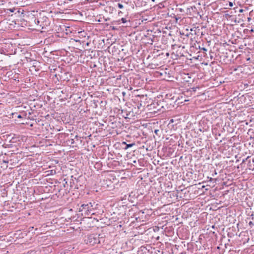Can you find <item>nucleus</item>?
I'll list each match as a JSON object with an SVG mask.
<instances>
[{
	"label": "nucleus",
	"mask_w": 254,
	"mask_h": 254,
	"mask_svg": "<svg viewBox=\"0 0 254 254\" xmlns=\"http://www.w3.org/2000/svg\"><path fill=\"white\" fill-rule=\"evenodd\" d=\"M94 211L95 210L93 208V206H92V209H90L89 211L86 213V215L85 216H88L89 215H94L95 214Z\"/></svg>",
	"instance_id": "7ed1b4c3"
},
{
	"label": "nucleus",
	"mask_w": 254,
	"mask_h": 254,
	"mask_svg": "<svg viewBox=\"0 0 254 254\" xmlns=\"http://www.w3.org/2000/svg\"><path fill=\"white\" fill-rule=\"evenodd\" d=\"M122 144L126 145V147L124 148L125 149H127L129 147H131L135 145V143L127 144L126 142H123Z\"/></svg>",
	"instance_id": "20e7f679"
},
{
	"label": "nucleus",
	"mask_w": 254,
	"mask_h": 254,
	"mask_svg": "<svg viewBox=\"0 0 254 254\" xmlns=\"http://www.w3.org/2000/svg\"><path fill=\"white\" fill-rule=\"evenodd\" d=\"M100 235L97 234H91L87 237L85 240V242L86 244L90 245H94L96 244H100L101 243V240L103 239V237H100Z\"/></svg>",
	"instance_id": "f257e3e1"
},
{
	"label": "nucleus",
	"mask_w": 254,
	"mask_h": 254,
	"mask_svg": "<svg viewBox=\"0 0 254 254\" xmlns=\"http://www.w3.org/2000/svg\"><path fill=\"white\" fill-rule=\"evenodd\" d=\"M78 136L77 135H76V136H75V138H78Z\"/></svg>",
	"instance_id": "dca6fc26"
},
{
	"label": "nucleus",
	"mask_w": 254,
	"mask_h": 254,
	"mask_svg": "<svg viewBox=\"0 0 254 254\" xmlns=\"http://www.w3.org/2000/svg\"><path fill=\"white\" fill-rule=\"evenodd\" d=\"M249 163H250V164H251V160H250V159L249 160ZM250 167H252V165L250 164Z\"/></svg>",
	"instance_id": "ddd939ff"
},
{
	"label": "nucleus",
	"mask_w": 254,
	"mask_h": 254,
	"mask_svg": "<svg viewBox=\"0 0 254 254\" xmlns=\"http://www.w3.org/2000/svg\"><path fill=\"white\" fill-rule=\"evenodd\" d=\"M253 162H254V158L253 159Z\"/></svg>",
	"instance_id": "6ab92c4d"
},
{
	"label": "nucleus",
	"mask_w": 254,
	"mask_h": 254,
	"mask_svg": "<svg viewBox=\"0 0 254 254\" xmlns=\"http://www.w3.org/2000/svg\"><path fill=\"white\" fill-rule=\"evenodd\" d=\"M207 178H208V179H209V181H212L213 180L212 178L211 177H208Z\"/></svg>",
	"instance_id": "9b49d317"
},
{
	"label": "nucleus",
	"mask_w": 254,
	"mask_h": 254,
	"mask_svg": "<svg viewBox=\"0 0 254 254\" xmlns=\"http://www.w3.org/2000/svg\"><path fill=\"white\" fill-rule=\"evenodd\" d=\"M118 6L119 8H121V9H122L124 7V5L120 3H118Z\"/></svg>",
	"instance_id": "39448f33"
},
{
	"label": "nucleus",
	"mask_w": 254,
	"mask_h": 254,
	"mask_svg": "<svg viewBox=\"0 0 254 254\" xmlns=\"http://www.w3.org/2000/svg\"><path fill=\"white\" fill-rule=\"evenodd\" d=\"M74 143V139H71V140H70V143L71 144H73Z\"/></svg>",
	"instance_id": "9d476101"
},
{
	"label": "nucleus",
	"mask_w": 254,
	"mask_h": 254,
	"mask_svg": "<svg viewBox=\"0 0 254 254\" xmlns=\"http://www.w3.org/2000/svg\"><path fill=\"white\" fill-rule=\"evenodd\" d=\"M199 130H200V131H202V130H201V128H200V129H199Z\"/></svg>",
	"instance_id": "f3484780"
},
{
	"label": "nucleus",
	"mask_w": 254,
	"mask_h": 254,
	"mask_svg": "<svg viewBox=\"0 0 254 254\" xmlns=\"http://www.w3.org/2000/svg\"><path fill=\"white\" fill-rule=\"evenodd\" d=\"M229 5H230V6H233V3H232V2H230V3H229Z\"/></svg>",
	"instance_id": "4468645a"
},
{
	"label": "nucleus",
	"mask_w": 254,
	"mask_h": 254,
	"mask_svg": "<svg viewBox=\"0 0 254 254\" xmlns=\"http://www.w3.org/2000/svg\"><path fill=\"white\" fill-rule=\"evenodd\" d=\"M92 206H93V205L91 202L82 204L79 208V211L82 212V215L84 213V215H86V213L88 212L90 209H92Z\"/></svg>",
	"instance_id": "f03ea898"
},
{
	"label": "nucleus",
	"mask_w": 254,
	"mask_h": 254,
	"mask_svg": "<svg viewBox=\"0 0 254 254\" xmlns=\"http://www.w3.org/2000/svg\"><path fill=\"white\" fill-rule=\"evenodd\" d=\"M249 226H250L251 227H252L254 226V223H253L252 221H250V222L249 223Z\"/></svg>",
	"instance_id": "423d86ee"
},
{
	"label": "nucleus",
	"mask_w": 254,
	"mask_h": 254,
	"mask_svg": "<svg viewBox=\"0 0 254 254\" xmlns=\"http://www.w3.org/2000/svg\"><path fill=\"white\" fill-rule=\"evenodd\" d=\"M12 115H13V116H14V115L16 116V115H17V113H13V114H12Z\"/></svg>",
	"instance_id": "2eb2a0df"
},
{
	"label": "nucleus",
	"mask_w": 254,
	"mask_h": 254,
	"mask_svg": "<svg viewBox=\"0 0 254 254\" xmlns=\"http://www.w3.org/2000/svg\"><path fill=\"white\" fill-rule=\"evenodd\" d=\"M121 20L123 23H125L127 22V20H126V18H122L121 19Z\"/></svg>",
	"instance_id": "0eeeda50"
},
{
	"label": "nucleus",
	"mask_w": 254,
	"mask_h": 254,
	"mask_svg": "<svg viewBox=\"0 0 254 254\" xmlns=\"http://www.w3.org/2000/svg\"><path fill=\"white\" fill-rule=\"evenodd\" d=\"M202 50L203 51H207L206 49V48H202Z\"/></svg>",
	"instance_id": "f8f14e48"
},
{
	"label": "nucleus",
	"mask_w": 254,
	"mask_h": 254,
	"mask_svg": "<svg viewBox=\"0 0 254 254\" xmlns=\"http://www.w3.org/2000/svg\"><path fill=\"white\" fill-rule=\"evenodd\" d=\"M17 118H19V119L23 118V117L21 115H18L17 116Z\"/></svg>",
	"instance_id": "6e6552de"
},
{
	"label": "nucleus",
	"mask_w": 254,
	"mask_h": 254,
	"mask_svg": "<svg viewBox=\"0 0 254 254\" xmlns=\"http://www.w3.org/2000/svg\"><path fill=\"white\" fill-rule=\"evenodd\" d=\"M249 159V157H247V160H248Z\"/></svg>",
	"instance_id": "a211bd4d"
},
{
	"label": "nucleus",
	"mask_w": 254,
	"mask_h": 254,
	"mask_svg": "<svg viewBox=\"0 0 254 254\" xmlns=\"http://www.w3.org/2000/svg\"><path fill=\"white\" fill-rule=\"evenodd\" d=\"M14 10H15V9H14H14H11V8H10V9H8V10H9V11H10V12H14Z\"/></svg>",
	"instance_id": "1a4fd4ad"
}]
</instances>
